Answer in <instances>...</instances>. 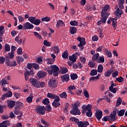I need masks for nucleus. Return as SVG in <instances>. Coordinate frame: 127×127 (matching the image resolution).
I'll list each match as a JSON object with an SVG mask.
<instances>
[{"label": "nucleus", "instance_id": "obj_64", "mask_svg": "<svg viewBox=\"0 0 127 127\" xmlns=\"http://www.w3.org/2000/svg\"><path fill=\"white\" fill-rule=\"evenodd\" d=\"M45 110L46 111H47V112H50V111L52 110V108L51 107V106H50V105H48L46 106Z\"/></svg>", "mask_w": 127, "mask_h": 127}, {"label": "nucleus", "instance_id": "obj_44", "mask_svg": "<svg viewBox=\"0 0 127 127\" xmlns=\"http://www.w3.org/2000/svg\"><path fill=\"white\" fill-rule=\"evenodd\" d=\"M32 98H33V96L30 95L27 98L26 102H27V103H29V104H30V103L32 102Z\"/></svg>", "mask_w": 127, "mask_h": 127}, {"label": "nucleus", "instance_id": "obj_10", "mask_svg": "<svg viewBox=\"0 0 127 127\" xmlns=\"http://www.w3.org/2000/svg\"><path fill=\"white\" fill-rule=\"evenodd\" d=\"M53 107L55 108H58L60 106V98L58 97L52 102Z\"/></svg>", "mask_w": 127, "mask_h": 127}, {"label": "nucleus", "instance_id": "obj_61", "mask_svg": "<svg viewBox=\"0 0 127 127\" xmlns=\"http://www.w3.org/2000/svg\"><path fill=\"white\" fill-rule=\"evenodd\" d=\"M25 74H26L28 76H30V75H33V70H31L30 71L27 70L26 72H25Z\"/></svg>", "mask_w": 127, "mask_h": 127}, {"label": "nucleus", "instance_id": "obj_17", "mask_svg": "<svg viewBox=\"0 0 127 127\" xmlns=\"http://www.w3.org/2000/svg\"><path fill=\"white\" fill-rule=\"evenodd\" d=\"M102 17L101 18V20H102L103 23H106L108 17H109V14H103L101 13Z\"/></svg>", "mask_w": 127, "mask_h": 127}, {"label": "nucleus", "instance_id": "obj_16", "mask_svg": "<svg viewBox=\"0 0 127 127\" xmlns=\"http://www.w3.org/2000/svg\"><path fill=\"white\" fill-rule=\"evenodd\" d=\"M9 126H10V123L8 120L3 121L2 123H0V127H7Z\"/></svg>", "mask_w": 127, "mask_h": 127}, {"label": "nucleus", "instance_id": "obj_59", "mask_svg": "<svg viewBox=\"0 0 127 127\" xmlns=\"http://www.w3.org/2000/svg\"><path fill=\"white\" fill-rule=\"evenodd\" d=\"M103 122H108V121H110V116H105L102 119Z\"/></svg>", "mask_w": 127, "mask_h": 127}, {"label": "nucleus", "instance_id": "obj_53", "mask_svg": "<svg viewBox=\"0 0 127 127\" xmlns=\"http://www.w3.org/2000/svg\"><path fill=\"white\" fill-rule=\"evenodd\" d=\"M34 34L38 39H41L42 38L41 35H40L37 32H34Z\"/></svg>", "mask_w": 127, "mask_h": 127}, {"label": "nucleus", "instance_id": "obj_42", "mask_svg": "<svg viewBox=\"0 0 127 127\" xmlns=\"http://www.w3.org/2000/svg\"><path fill=\"white\" fill-rule=\"evenodd\" d=\"M78 78V75L76 73H72L70 75V79L71 80H76Z\"/></svg>", "mask_w": 127, "mask_h": 127}, {"label": "nucleus", "instance_id": "obj_4", "mask_svg": "<svg viewBox=\"0 0 127 127\" xmlns=\"http://www.w3.org/2000/svg\"><path fill=\"white\" fill-rule=\"evenodd\" d=\"M70 113L73 116H80L81 115L80 109H79V108H76L75 107L72 108V109L70 111Z\"/></svg>", "mask_w": 127, "mask_h": 127}, {"label": "nucleus", "instance_id": "obj_62", "mask_svg": "<svg viewBox=\"0 0 127 127\" xmlns=\"http://www.w3.org/2000/svg\"><path fill=\"white\" fill-rule=\"evenodd\" d=\"M18 55H22V49L21 47L19 48L17 51Z\"/></svg>", "mask_w": 127, "mask_h": 127}, {"label": "nucleus", "instance_id": "obj_13", "mask_svg": "<svg viewBox=\"0 0 127 127\" xmlns=\"http://www.w3.org/2000/svg\"><path fill=\"white\" fill-rule=\"evenodd\" d=\"M103 51L104 53H105V55H106V56H107L108 58H112V57H113V55H112V52H111V51L109 50V49L104 48Z\"/></svg>", "mask_w": 127, "mask_h": 127}, {"label": "nucleus", "instance_id": "obj_24", "mask_svg": "<svg viewBox=\"0 0 127 127\" xmlns=\"http://www.w3.org/2000/svg\"><path fill=\"white\" fill-rule=\"evenodd\" d=\"M59 96L56 94H53L52 93H48L47 94V98H50V99H57L59 98Z\"/></svg>", "mask_w": 127, "mask_h": 127}, {"label": "nucleus", "instance_id": "obj_54", "mask_svg": "<svg viewBox=\"0 0 127 127\" xmlns=\"http://www.w3.org/2000/svg\"><path fill=\"white\" fill-rule=\"evenodd\" d=\"M84 95L85 98H87L88 99V98L90 97V95L89 94V92H88V91L85 89L84 90Z\"/></svg>", "mask_w": 127, "mask_h": 127}, {"label": "nucleus", "instance_id": "obj_36", "mask_svg": "<svg viewBox=\"0 0 127 127\" xmlns=\"http://www.w3.org/2000/svg\"><path fill=\"white\" fill-rule=\"evenodd\" d=\"M93 115V113H92V110L91 108L88 110V111L86 113V116L88 118H91Z\"/></svg>", "mask_w": 127, "mask_h": 127}, {"label": "nucleus", "instance_id": "obj_50", "mask_svg": "<svg viewBox=\"0 0 127 127\" xmlns=\"http://www.w3.org/2000/svg\"><path fill=\"white\" fill-rule=\"evenodd\" d=\"M62 57L63 58H64V59H67V58H68V52L65 51L63 53Z\"/></svg>", "mask_w": 127, "mask_h": 127}, {"label": "nucleus", "instance_id": "obj_25", "mask_svg": "<svg viewBox=\"0 0 127 127\" xmlns=\"http://www.w3.org/2000/svg\"><path fill=\"white\" fill-rule=\"evenodd\" d=\"M37 75L39 78H44V77L46 76V72L42 71H40L38 72Z\"/></svg>", "mask_w": 127, "mask_h": 127}, {"label": "nucleus", "instance_id": "obj_43", "mask_svg": "<svg viewBox=\"0 0 127 127\" xmlns=\"http://www.w3.org/2000/svg\"><path fill=\"white\" fill-rule=\"evenodd\" d=\"M116 81H118L119 83H123L124 82V80H125V78H124L122 76H120L119 77H116Z\"/></svg>", "mask_w": 127, "mask_h": 127}, {"label": "nucleus", "instance_id": "obj_41", "mask_svg": "<svg viewBox=\"0 0 127 127\" xmlns=\"http://www.w3.org/2000/svg\"><path fill=\"white\" fill-rule=\"evenodd\" d=\"M122 102H123L122 98L121 97H119L116 103V107H119V106L122 105Z\"/></svg>", "mask_w": 127, "mask_h": 127}, {"label": "nucleus", "instance_id": "obj_8", "mask_svg": "<svg viewBox=\"0 0 127 127\" xmlns=\"http://www.w3.org/2000/svg\"><path fill=\"white\" fill-rule=\"evenodd\" d=\"M48 85L51 88H56L57 87L56 79L55 78H51L49 81Z\"/></svg>", "mask_w": 127, "mask_h": 127}, {"label": "nucleus", "instance_id": "obj_2", "mask_svg": "<svg viewBox=\"0 0 127 127\" xmlns=\"http://www.w3.org/2000/svg\"><path fill=\"white\" fill-rule=\"evenodd\" d=\"M29 82H31L32 86H34L35 88H38V89L40 88V85H39L40 81L37 80L36 78H30L29 79Z\"/></svg>", "mask_w": 127, "mask_h": 127}, {"label": "nucleus", "instance_id": "obj_18", "mask_svg": "<svg viewBox=\"0 0 127 127\" xmlns=\"http://www.w3.org/2000/svg\"><path fill=\"white\" fill-rule=\"evenodd\" d=\"M63 82H68L70 80V76L68 74H64L61 76Z\"/></svg>", "mask_w": 127, "mask_h": 127}, {"label": "nucleus", "instance_id": "obj_23", "mask_svg": "<svg viewBox=\"0 0 127 127\" xmlns=\"http://www.w3.org/2000/svg\"><path fill=\"white\" fill-rule=\"evenodd\" d=\"M7 103L8 108H13L15 105V101L12 100H8Z\"/></svg>", "mask_w": 127, "mask_h": 127}, {"label": "nucleus", "instance_id": "obj_1", "mask_svg": "<svg viewBox=\"0 0 127 127\" xmlns=\"http://www.w3.org/2000/svg\"><path fill=\"white\" fill-rule=\"evenodd\" d=\"M46 70L50 75H52L53 74V75L55 77H57L60 72L59 71V67L56 65H51V67H46Z\"/></svg>", "mask_w": 127, "mask_h": 127}, {"label": "nucleus", "instance_id": "obj_3", "mask_svg": "<svg viewBox=\"0 0 127 127\" xmlns=\"http://www.w3.org/2000/svg\"><path fill=\"white\" fill-rule=\"evenodd\" d=\"M36 111L39 115H45V107L44 106H37L36 108Z\"/></svg>", "mask_w": 127, "mask_h": 127}, {"label": "nucleus", "instance_id": "obj_9", "mask_svg": "<svg viewBox=\"0 0 127 127\" xmlns=\"http://www.w3.org/2000/svg\"><path fill=\"white\" fill-rule=\"evenodd\" d=\"M111 83L112 84L109 87V91H110V92H112L114 94H116V93H117V90H118V88L115 87L114 88V87H116V85L114 83V81H111Z\"/></svg>", "mask_w": 127, "mask_h": 127}, {"label": "nucleus", "instance_id": "obj_7", "mask_svg": "<svg viewBox=\"0 0 127 127\" xmlns=\"http://www.w3.org/2000/svg\"><path fill=\"white\" fill-rule=\"evenodd\" d=\"M77 41H79V44L77 45L78 47H81V46H83V45H86V41H85V38L78 37L76 38Z\"/></svg>", "mask_w": 127, "mask_h": 127}, {"label": "nucleus", "instance_id": "obj_52", "mask_svg": "<svg viewBox=\"0 0 127 127\" xmlns=\"http://www.w3.org/2000/svg\"><path fill=\"white\" fill-rule=\"evenodd\" d=\"M1 85L2 87H4L6 84H8V81H7L6 80H5L4 78H3L2 81Z\"/></svg>", "mask_w": 127, "mask_h": 127}, {"label": "nucleus", "instance_id": "obj_20", "mask_svg": "<svg viewBox=\"0 0 127 127\" xmlns=\"http://www.w3.org/2000/svg\"><path fill=\"white\" fill-rule=\"evenodd\" d=\"M77 55L76 54H73L72 56H69V60L70 61H71L72 63H75L76 61H77Z\"/></svg>", "mask_w": 127, "mask_h": 127}, {"label": "nucleus", "instance_id": "obj_51", "mask_svg": "<svg viewBox=\"0 0 127 127\" xmlns=\"http://www.w3.org/2000/svg\"><path fill=\"white\" fill-rule=\"evenodd\" d=\"M16 105H17V106H18L19 109H21V108H23V103L19 101H18L16 102Z\"/></svg>", "mask_w": 127, "mask_h": 127}, {"label": "nucleus", "instance_id": "obj_39", "mask_svg": "<svg viewBox=\"0 0 127 127\" xmlns=\"http://www.w3.org/2000/svg\"><path fill=\"white\" fill-rule=\"evenodd\" d=\"M4 49L6 52H9L10 51V47L7 44H5L4 45Z\"/></svg>", "mask_w": 127, "mask_h": 127}, {"label": "nucleus", "instance_id": "obj_33", "mask_svg": "<svg viewBox=\"0 0 127 127\" xmlns=\"http://www.w3.org/2000/svg\"><path fill=\"white\" fill-rule=\"evenodd\" d=\"M61 74H66L68 72V69L66 67H63L61 68Z\"/></svg>", "mask_w": 127, "mask_h": 127}, {"label": "nucleus", "instance_id": "obj_46", "mask_svg": "<svg viewBox=\"0 0 127 127\" xmlns=\"http://www.w3.org/2000/svg\"><path fill=\"white\" fill-rule=\"evenodd\" d=\"M112 76L113 78H116V77H118V76H119V71H118V70L114 71L112 73Z\"/></svg>", "mask_w": 127, "mask_h": 127}, {"label": "nucleus", "instance_id": "obj_31", "mask_svg": "<svg viewBox=\"0 0 127 127\" xmlns=\"http://www.w3.org/2000/svg\"><path fill=\"white\" fill-rule=\"evenodd\" d=\"M69 29L70 34H75L77 32V28L76 27H71Z\"/></svg>", "mask_w": 127, "mask_h": 127}, {"label": "nucleus", "instance_id": "obj_60", "mask_svg": "<svg viewBox=\"0 0 127 127\" xmlns=\"http://www.w3.org/2000/svg\"><path fill=\"white\" fill-rule=\"evenodd\" d=\"M50 21V17H49L48 16L45 17H43L42 18V21Z\"/></svg>", "mask_w": 127, "mask_h": 127}, {"label": "nucleus", "instance_id": "obj_26", "mask_svg": "<svg viewBox=\"0 0 127 127\" xmlns=\"http://www.w3.org/2000/svg\"><path fill=\"white\" fill-rule=\"evenodd\" d=\"M118 2V5L120 8H124L125 6H124V3H125V0H117Z\"/></svg>", "mask_w": 127, "mask_h": 127}, {"label": "nucleus", "instance_id": "obj_6", "mask_svg": "<svg viewBox=\"0 0 127 127\" xmlns=\"http://www.w3.org/2000/svg\"><path fill=\"white\" fill-rule=\"evenodd\" d=\"M23 27L24 29H25L26 30H30V29H33L34 28V26L33 24L30 23L29 22H26L23 25Z\"/></svg>", "mask_w": 127, "mask_h": 127}, {"label": "nucleus", "instance_id": "obj_5", "mask_svg": "<svg viewBox=\"0 0 127 127\" xmlns=\"http://www.w3.org/2000/svg\"><path fill=\"white\" fill-rule=\"evenodd\" d=\"M82 109V114L83 115H85L86 113H87V111H89L90 109H92V106L90 104H88L87 105H83L81 107Z\"/></svg>", "mask_w": 127, "mask_h": 127}, {"label": "nucleus", "instance_id": "obj_15", "mask_svg": "<svg viewBox=\"0 0 127 127\" xmlns=\"http://www.w3.org/2000/svg\"><path fill=\"white\" fill-rule=\"evenodd\" d=\"M117 116V111H113V112L110 115V120L112 121V122H115L116 121V116Z\"/></svg>", "mask_w": 127, "mask_h": 127}, {"label": "nucleus", "instance_id": "obj_28", "mask_svg": "<svg viewBox=\"0 0 127 127\" xmlns=\"http://www.w3.org/2000/svg\"><path fill=\"white\" fill-rule=\"evenodd\" d=\"M125 113H126V109H122L117 112V115L118 117H123L125 115Z\"/></svg>", "mask_w": 127, "mask_h": 127}, {"label": "nucleus", "instance_id": "obj_58", "mask_svg": "<svg viewBox=\"0 0 127 127\" xmlns=\"http://www.w3.org/2000/svg\"><path fill=\"white\" fill-rule=\"evenodd\" d=\"M54 61H55V60H52V59H48V62L47 63V64H48V65L53 64Z\"/></svg>", "mask_w": 127, "mask_h": 127}, {"label": "nucleus", "instance_id": "obj_45", "mask_svg": "<svg viewBox=\"0 0 127 127\" xmlns=\"http://www.w3.org/2000/svg\"><path fill=\"white\" fill-rule=\"evenodd\" d=\"M14 53L10 52L8 53L7 57L8 58H10V59H13V58L14 57Z\"/></svg>", "mask_w": 127, "mask_h": 127}, {"label": "nucleus", "instance_id": "obj_22", "mask_svg": "<svg viewBox=\"0 0 127 127\" xmlns=\"http://www.w3.org/2000/svg\"><path fill=\"white\" fill-rule=\"evenodd\" d=\"M118 19L117 17H116L115 18H111V21L112 22V26L114 29V30H116V28H117V20Z\"/></svg>", "mask_w": 127, "mask_h": 127}, {"label": "nucleus", "instance_id": "obj_49", "mask_svg": "<svg viewBox=\"0 0 127 127\" xmlns=\"http://www.w3.org/2000/svg\"><path fill=\"white\" fill-rule=\"evenodd\" d=\"M97 80H98V77L97 76H92L89 79L90 82H94L97 81Z\"/></svg>", "mask_w": 127, "mask_h": 127}, {"label": "nucleus", "instance_id": "obj_27", "mask_svg": "<svg viewBox=\"0 0 127 127\" xmlns=\"http://www.w3.org/2000/svg\"><path fill=\"white\" fill-rule=\"evenodd\" d=\"M109 8H110V5H105L102 10L101 13H102L103 14H108V13H106V11H107V10H108Z\"/></svg>", "mask_w": 127, "mask_h": 127}, {"label": "nucleus", "instance_id": "obj_30", "mask_svg": "<svg viewBox=\"0 0 127 127\" xmlns=\"http://www.w3.org/2000/svg\"><path fill=\"white\" fill-rule=\"evenodd\" d=\"M63 25H65V24H64V22L63 21L60 20L57 22V28H59L60 26H63Z\"/></svg>", "mask_w": 127, "mask_h": 127}, {"label": "nucleus", "instance_id": "obj_37", "mask_svg": "<svg viewBox=\"0 0 127 127\" xmlns=\"http://www.w3.org/2000/svg\"><path fill=\"white\" fill-rule=\"evenodd\" d=\"M36 19V17L31 16L28 18V20L32 23L33 24L34 23V21H35V19Z\"/></svg>", "mask_w": 127, "mask_h": 127}, {"label": "nucleus", "instance_id": "obj_21", "mask_svg": "<svg viewBox=\"0 0 127 127\" xmlns=\"http://www.w3.org/2000/svg\"><path fill=\"white\" fill-rule=\"evenodd\" d=\"M114 72V68L112 67L111 69H108L104 73L105 77H110L112 73Z\"/></svg>", "mask_w": 127, "mask_h": 127}, {"label": "nucleus", "instance_id": "obj_11", "mask_svg": "<svg viewBox=\"0 0 127 127\" xmlns=\"http://www.w3.org/2000/svg\"><path fill=\"white\" fill-rule=\"evenodd\" d=\"M124 13V11L122 10V8H118L115 11L114 14L118 16L119 18L120 17H122V14Z\"/></svg>", "mask_w": 127, "mask_h": 127}, {"label": "nucleus", "instance_id": "obj_55", "mask_svg": "<svg viewBox=\"0 0 127 127\" xmlns=\"http://www.w3.org/2000/svg\"><path fill=\"white\" fill-rule=\"evenodd\" d=\"M40 22H41L40 19H35L33 24H35V25H38L39 24H40Z\"/></svg>", "mask_w": 127, "mask_h": 127}, {"label": "nucleus", "instance_id": "obj_34", "mask_svg": "<svg viewBox=\"0 0 127 127\" xmlns=\"http://www.w3.org/2000/svg\"><path fill=\"white\" fill-rule=\"evenodd\" d=\"M98 74V70L97 69H92L90 71V76H96Z\"/></svg>", "mask_w": 127, "mask_h": 127}, {"label": "nucleus", "instance_id": "obj_40", "mask_svg": "<svg viewBox=\"0 0 127 127\" xmlns=\"http://www.w3.org/2000/svg\"><path fill=\"white\" fill-rule=\"evenodd\" d=\"M96 63L93 62L92 61H90L88 63V65L90 68H95V66H96Z\"/></svg>", "mask_w": 127, "mask_h": 127}, {"label": "nucleus", "instance_id": "obj_29", "mask_svg": "<svg viewBox=\"0 0 127 127\" xmlns=\"http://www.w3.org/2000/svg\"><path fill=\"white\" fill-rule=\"evenodd\" d=\"M98 63H105V57L104 56H99L97 60Z\"/></svg>", "mask_w": 127, "mask_h": 127}, {"label": "nucleus", "instance_id": "obj_14", "mask_svg": "<svg viewBox=\"0 0 127 127\" xmlns=\"http://www.w3.org/2000/svg\"><path fill=\"white\" fill-rule=\"evenodd\" d=\"M89 125V122L87 121H85L84 122L80 121L77 123L78 127H87Z\"/></svg>", "mask_w": 127, "mask_h": 127}, {"label": "nucleus", "instance_id": "obj_19", "mask_svg": "<svg viewBox=\"0 0 127 127\" xmlns=\"http://www.w3.org/2000/svg\"><path fill=\"white\" fill-rule=\"evenodd\" d=\"M8 93H4L1 97V100H5V98H10L12 96V92L11 91L8 92Z\"/></svg>", "mask_w": 127, "mask_h": 127}, {"label": "nucleus", "instance_id": "obj_48", "mask_svg": "<svg viewBox=\"0 0 127 127\" xmlns=\"http://www.w3.org/2000/svg\"><path fill=\"white\" fill-rule=\"evenodd\" d=\"M43 104L44 105H48L50 103L49 99L48 98H45L42 101Z\"/></svg>", "mask_w": 127, "mask_h": 127}, {"label": "nucleus", "instance_id": "obj_38", "mask_svg": "<svg viewBox=\"0 0 127 127\" xmlns=\"http://www.w3.org/2000/svg\"><path fill=\"white\" fill-rule=\"evenodd\" d=\"M60 97L62 99H67V93L65 92H64L60 94Z\"/></svg>", "mask_w": 127, "mask_h": 127}, {"label": "nucleus", "instance_id": "obj_63", "mask_svg": "<svg viewBox=\"0 0 127 127\" xmlns=\"http://www.w3.org/2000/svg\"><path fill=\"white\" fill-rule=\"evenodd\" d=\"M27 69H29V70H31L32 68H33V64L32 63L28 64H27Z\"/></svg>", "mask_w": 127, "mask_h": 127}, {"label": "nucleus", "instance_id": "obj_47", "mask_svg": "<svg viewBox=\"0 0 127 127\" xmlns=\"http://www.w3.org/2000/svg\"><path fill=\"white\" fill-rule=\"evenodd\" d=\"M70 25L72 26H77L78 25V22L76 21L75 20H73L72 21L69 22Z\"/></svg>", "mask_w": 127, "mask_h": 127}, {"label": "nucleus", "instance_id": "obj_56", "mask_svg": "<svg viewBox=\"0 0 127 127\" xmlns=\"http://www.w3.org/2000/svg\"><path fill=\"white\" fill-rule=\"evenodd\" d=\"M44 45L45 46H47L48 47H49L51 45V44H50V42L47 41V40H45L43 42Z\"/></svg>", "mask_w": 127, "mask_h": 127}, {"label": "nucleus", "instance_id": "obj_57", "mask_svg": "<svg viewBox=\"0 0 127 127\" xmlns=\"http://www.w3.org/2000/svg\"><path fill=\"white\" fill-rule=\"evenodd\" d=\"M80 102H79L78 101H77L76 103L74 104L73 108H79V107H80Z\"/></svg>", "mask_w": 127, "mask_h": 127}, {"label": "nucleus", "instance_id": "obj_32", "mask_svg": "<svg viewBox=\"0 0 127 127\" xmlns=\"http://www.w3.org/2000/svg\"><path fill=\"white\" fill-rule=\"evenodd\" d=\"M100 57V54L99 53H97L94 55L92 57V61H98V59H99V57Z\"/></svg>", "mask_w": 127, "mask_h": 127}, {"label": "nucleus", "instance_id": "obj_12", "mask_svg": "<svg viewBox=\"0 0 127 127\" xmlns=\"http://www.w3.org/2000/svg\"><path fill=\"white\" fill-rule=\"evenodd\" d=\"M95 116L98 121H100L102 117H103V112L102 111H96Z\"/></svg>", "mask_w": 127, "mask_h": 127}, {"label": "nucleus", "instance_id": "obj_35", "mask_svg": "<svg viewBox=\"0 0 127 127\" xmlns=\"http://www.w3.org/2000/svg\"><path fill=\"white\" fill-rule=\"evenodd\" d=\"M97 71L98 73H102L103 72V70H104V66H103V65L99 64L97 68Z\"/></svg>", "mask_w": 127, "mask_h": 127}]
</instances>
